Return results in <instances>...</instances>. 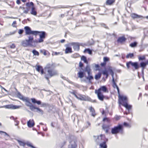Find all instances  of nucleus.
I'll return each instance as SVG.
<instances>
[{
	"label": "nucleus",
	"instance_id": "1",
	"mask_svg": "<svg viewBox=\"0 0 148 148\" xmlns=\"http://www.w3.org/2000/svg\"><path fill=\"white\" fill-rule=\"evenodd\" d=\"M56 67V64L53 63L52 64H47L45 67V70L47 71L48 74L45 73V77L47 80L49 84L50 83L49 79V78L58 75L57 71L55 69Z\"/></svg>",
	"mask_w": 148,
	"mask_h": 148
},
{
	"label": "nucleus",
	"instance_id": "2",
	"mask_svg": "<svg viewBox=\"0 0 148 148\" xmlns=\"http://www.w3.org/2000/svg\"><path fill=\"white\" fill-rule=\"evenodd\" d=\"M120 100H119V104L122 105L125 107L130 113V110L132 108V106L129 105L127 103V98L126 96H121L120 98Z\"/></svg>",
	"mask_w": 148,
	"mask_h": 148
},
{
	"label": "nucleus",
	"instance_id": "3",
	"mask_svg": "<svg viewBox=\"0 0 148 148\" xmlns=\"http://www.w3.org/2000/svg\"><path fill=\"white\" fill-rule=\"evenodd\" d=\"M123 127L122 124H119L117 126L111 128V133L112 134H116L119 133L123 134Z\"/></svg>",
	"mask_w": 148,
	"mask_h": 148
},
{
	"label": "nucleus",
	"instance_id": "4",
	"mask_svg": "<svg viewBox=\"0 0 148 148\" xmlns=\"http://www.w3.org/2000/svg\"><path fill=\"white\" fill-rule=\"evenodd\" d=\"M28 39H26L23 40L21 42L22 45L24 47H27L28 46H33L32 43L33 40V36L29 35L28 36Z\"/></svg>",
	"mask_w": 148,
	"mask_h": 148
},
{
	"label": "nucleus",
	"instance_id": "5",
	"mask_svg": "<svg viewBox=\"0 0 148 148\" xmlns=\"http://www.w3.org/2000/svg\"><path fill=\"white\" fill-rule=\"evenodd\" d=\"M24 29L25 31V35H36L40 32L38 31L32 30L31 28L28 26H25Z\"/></svg>",
	"mask_w": 148,
	"mask_h": 148
},
{
	"label": "nucleus",
	"instance_id": "6",
	"mask_svg": "<svg viewBox=\"0 0 148 148\" xmlns=\"http://www.w3.org/2000/svg\"><path fill=\"white\" fill-rule=\"evenodd\" d=\"M130 65L134 67L135 70H138L139 68V63L138 62L130 61L127 62L126 66L128 69L130 68Z\"/></svg>",
	"mask_w": 148,
	"mask_h": 148
},
{
	"label": "nucleus",
	"instance_id": "7",
	"mask_svg": "<svg viewBox=\"0 0 148 148\" xmlns=\"http://www.w3.org/2000/svg\"><path fill=\"white\" fill-rule=\"evenodd\" d=\"M75 97L81 101H91V99L88 96L81 94H78L77 96H75Z\"/></svg>",
	"mask_w": 148,
	"mask_h": 148
},
{
	"label": "nucleus",
	"instance_id": "8",
	"mask_svg": "<svg viewBox=\"0 0 148 148\" xmlns=\"http://www.w3.org/2000/svg\"><path fill=\"white\" fill-rule=\"evenodd\" d=\"M23 101L26 102L25 105L29 107L30 109L32 111L34 108L35 106H34L30 101L28 98L26 97L24 99H23Z\"/></svg>",
	"mask_w": 148,
	"mask_h": 148
},
{
	"label": "nucleus",
	"instance_id": "9",
	"mask_svg": "<svg viewBox=\"0 0 148 148\" xmlns=\"http://www.w3.org/2000/svg\"><path fill=\"white\" fill-rule=\"evenodd\" d=\"M18 143L19 144V145L21 146L24 147L25 145H26L29 147H31L32 148H37L34 146L29 141H27L25 143L23 141L20 140H17Z\"/></svg>",
	"mask_w": 148,
	"mask_h": 148
},
{
	"label": "nucleus",
	"instance_id": "10",
	"mask_svg": "<svg viewBox=\"0 0 148 148\" xmlns=\"http://www.w3.org/2000/svg\"><path fill=\"white\" fill-rule=\"evenodd\" d=\"M68 45L72 46L75 51H78L79 50V44L78 42H71L68 44Z\"/></svg>",
	"mask_w": 148,
	"mask_h": 148
},
{
	"label": "nucleus",
	"instance_id": "11",
	"mask_svg": "<svg viewBox=\"0 0 148 148\" xmlns=\"http://www.w3.org/2000/svg\"><path fill=\"white\" fill-rule=\"evenodd\" d=\"M95 93L97 94L98 99L101 101H103L104 99V95H103L101 92L97 91V90H95Z\"/></svg>",
	"mask_w": 148,
	"mask_h": 148
},
{
	"label": "nucleus",
	"instance_id": "12",
	"mask_svg": "<svg viewBox=\"0 0 148 148\" xmlns=\"http://www.w3.org/2000/svg\"><path fill=\"white\" fill-rule=\"evenodd\" d=\"M3 107L7 109H15L19 108L20 106L13 105V104H10L4 106Z\"/></svg>",
	"mask_w": 148,
	"mask_h": 148
},
{
	"label": "nucleus",
	"instance_id": "13",
	"mask_svg": "<svg viewBox=\"0 0 148 148\" xmlns=\"http://www.w3.org/2000/svg\"><path fill=\"white\" fill-rule=\"evenodd\" d=\"M76 141V140H75L70 141V144L69 145L68 148H77V145Z\"/></svg>",
	"mask_w": 148,
	"mask_h": 148
},
{
	"label": "nucleus",
	"instance_id": "14",
	"mask_svg": "<svg viewBox=\"0 0 148 148\" xmlns=\"http://www.w3.org/2000/svg\"><path fill=\"white\" fill-rule=\"evenodd\" d=\"M39 38V41L42 42L44 41V39L45 38L46 36V32L44 31L40 32Z\"/></svg>",
	"mask_w": 148,
	"mask_h": 148
},
{
	"label": "nucleus",
	"instance_id": "15",
	"mask_svg": "<svg viewBox=\"0 0 148 148\" xmlns=\"http://www.w3.org/2000/svg\"><path fill=\"white\" fill-rule=\"evenodd\" d=\"M126 38L124 36L119 37L117 40V42L118 43L123 44V42H125Z\"/></svg>",
	"mask_w": 148,
	"mask_h": 148
},
{
	"label": "nucleus",
	"instance_id": "16",
	"mask_svg": "<svg viewBox=\"0 0 148 148\" xmlns=\"http://www.w3.org/2000/svg\"><path fill=\"white\" fill-rule=\"evenodd\" d=\"M36 69L38 72H40L41 74H43L44 73V69L41 66L36 65Z\"/></svg>",
	"mask_w": 148,
	"mask_h": 148
},
{
	"label": "nucleus",
	"instance_id": "17",
	"mask_svg": "<svg viewBox=\"0 0 148 148\" xmlns=\"http://www.w3.org/2000/svg\"><path fill=\"white\" fill-rule=\"evenodd\" d=\"M101 92V91L104 92H108V90L107 87L105 86H102L97 91Z\"/></svg>",
	"mask_w": 148,
	"mask_h": 148
},
{
	"label": "nucleus",
	"instance_id": "18",
	"mask_svg": "<svg viewBox=\"0 0 148 148\" xmlns=\"http://www.w3.org/2000/svg\"><path fill=\"white\" fill-rule=\"evenodd\" d=\"M35 123L33 119L31 120H29L27 122V125L29 127H34L35 125Z\"/></svg>",
	"mask_w": 148,
	"mask_h": 148
},
{
	"label": "nucleus",
	"instance_id": "19",
	"mask_svg": "<svg viewBox=\"0 0 148 148\" xmlns=\"http://www.w3.org/2000/svg\"><path fill=\"white\" fill-rule=\"evenodd\" d=\"M106 141H104L102 143L99 144V148H107V146L106 142L108 141V139H106Z\"/></svg>",
	"mask_w": 148,
	"mask_h": 148
},
{
	"label": "nucleus",
	"instance_id": "20",
	"mask_svg": "<svg viewBox=\"0 0 148 148\" xmlns=\"http://www.w3.org/2000/svg\"><path fill=\"white\" fill-rule=\"evenodd\" d=\"M102 128L103 130L105 131L106 133H108L109 130L110 129V126L109 125H106L103 124L102 126Z\"/></svg>",
	"mask_w": 148,
	"mask_h": 148
},
{
	"label": "nucleus",
	"instance_id": "21",
	"mask_svg": "<svg viewBox=\"0 0 148 148\" xmlns=\"http://www.w3.org/2000/svg\"><path fill=\"white\" fill-rule=\"evenodd\" d=\"M35 112H37L39 113L40 114H43V111L40 109V108L36 107L35 106L34 108L32 111Z\"/></svg>",
	"mask_w": 148,
	"mask_h": 148
},
{
	"label": "nucleus",
	"instance_id": "22",
	"mask_svg": "<svg viewBox=\"0 0 148 148\" xmlns=\"http://www.w3.org/2000/svg\"><path fill=\"white\" fill-rule=\"evenodd\" d=\"M68 44L66 45V46H67L65 51V53L66 54L71 53L72 52V49L71 47H69V45H68Z\"/></svg>",
	"mask_w": 148,
	"mask_h": 148
},
{
	"label": "nucleus",
	"instance_id": "23",
	"mask_svg": "<svg viewBox=\"0 0 148 148\" xmlns=\"http://www.w3.org/2000/svg\"><path fill=\"white\" fill-rule=\"evenodd\" d=\"M112 68V67L109 66L108 68L107 69H105L104 70L102 71V73L104 75L109 74V69H111Z\"/></svg>",
	"mask_w": 148,
	"mask_h": 148
},
{
	"label": "nucleus",
	"instance_id": "24",
	"mask_svg": "<svg viewBox=\"0 0 148 148\" xmlns=\"http://www.w3.org/2000/svg\"><path fill=\"white\" fill-rule=\"evenodd\" d=\"M85 74V73L84 71H80L78 73H77V76L78 77L80 78H83Z\"/></svg>",
	"mask_w": 148,
	"mask_h": 148
},
{
	"label": "nucleus",
	"instance_id": "25",
	"mask_svg": "<svg viewBox=\"0 0 148 148\" xmlns=\"http://www.w3.org/2000/svg\"><path fill=\"white\" fill-rule=\"evenodd\" d=\"M16 94L18 97L22 100L23 101V99H24L26 98V97H23L19 91H18L17 93H16Z\"/></svg>",
	"mask_w": 148,
	"mask_h": 148
},
{
	"label": "nucleus",
	"instance_id": "26",
	"mask_svg": "<svg viewBox=\"0 0 148 148\" xmlns=\"http://www.w3.org/2000/svg\"><path fill=\"white\" fill-rule=\"evenodd\" d=\"M147 65L145 62L142 61L140 62L139 64V68L141 67L142 69H145Z\"/></svg>",
	"mask_w": 148,
	"mask_h": 148
},
{
	"label": "nucleus",
	"instance_id": "27",
	"mask_svg": "<svg viewBox=\"0 0 148 148\" xmlns=\"http://www.w3.org/2000/svg\"><path fill=\"white\" fill-rule=\"evenodd\" d=\"M131 16L133 18H140L143 17L140 15H138L135 13H133L131 15Z\"/></svg>",
	"mask_w": 148,
	"mask_h": 148
},
{
	"label": "nucleus",
	"instance_id": "28",
	"mask_svg": "<svg viewBox=\"0 0 148 148\" xmlns=\"http://www.w3.org/2000/svg\"><path fill=\"white\" fill-rule=\"evenodd\" d=\"M138 43L136 41H134L133 42L131 43L129 46L130 47L132 48H135L138 45Z\"/></svg>",
	"mask_w": 148,
	"mask_h": 148
},
{
	"label": "nucleus",
	"instance_id": "29",
	"mask_svg": "<svg viewBox=\"0 0 148 148\" xmlns=\"http://www.w3.org/2000/svg\"><path fill=\"white\" fill-rule=\"evenodd\" d=\"M102 73L100 72H99L97 74L95 75V78L96 80H99L101 77Z\"/></svg>",
	"mask_w": 148,
	"mask_h": 148
},
{
	"label": "nucleus",
	"instance_id": "30",
	"mask_svg": "<svg viewBox=\"0 0 148 148\" xmlns=\"http://www.w3.org/2000/svg\"><path fill=\"white\" fill-rule=\"evenodd\" d=\"M31 13L32 15H36L37 14V12L35 10V8L34 7H32L31 9Z\"/></svg>",
	"mask_w": 148,
	"mask_h": 148
},
{
	"label": "nucleus",
	"instance_id": "31",
	"mask_svg": "<svg viewBox=\"0 0 148 148\" xmlns=\"http://www.w3.org/2000/svg\"><path fill=\"white\" fill-rule=\"evenodd\" d=\"M89 110L92 113V115L93 116H95L96 114L95 113V111L94 109L92 107H91L90 108Z\"/></svg>",
	"mask_w": 148,
	"mask_h": 148
},
{
	"label": "nucleus",
	"instance_id": "32",
	"mask_svg": "<svg viewBox=\"0 0 148 148\" xmlns=\"http://www.w3.org/2000/svg\"><path fill=\"white\" fill-rule=\"evenodd\" d=\"M81 60L83 61L84 63L87 64L88 63V61L87 59V58L84 56H82L81 58Z\"/></svg>",
	"mask_w": 148,
	"mask_h": 148
},
{
	"label": "nucleus",
	"instance_id": "33",
	"mask_svg": "<svg viewBox=\"0 0 148 148\" xmlns=\"http://www.w3.org/2000/svg\"><path fill=\"white\" fill-rule=\"evenodd\" d=\"M39 39L38 40L37 39H35V40H34V38L33 37V40L32 41V44L34 45L33 46H35L36 45V44L35 43H41L42 42L39 41Z\"/></svg>",
	"mask_w": 148,
	"mask_h": 148
},
{
	"label": "nucleus",
	"instance_id": "34",
	"mask_svg": "<svg viewBox=\"0 0 148 148\" xmlns=\"http://www.w3.org/2000/svg\"><path fill=\"white\" fill-rule=\"evenodd\" d=\"M114 0H107L106 1V4L107 5H112L114 2Z\"/></svg>",
	"mask_w": 148,
	"mask_h": 148
},
{
	"label": "nucleus",
	"instance_id": "35",
	"mask_svg": "<svg viewBox=\"0 0 148 148\" xmlns=\"http://www.w3.org/2000/svg\"><path fill=\"white\" fill-rule=\"evenodd\" d=\"M134 56V53H129L126 56V58H132Z\"/></svg>",
	"mask_w": 148,
	"mask_h": 148
},
{
	"label": "nucleus",
	"instance_id": "36",
	"mask_svg": "<svg viewBox=\"0 0 148 148\" xmlns=\"http://www.w3.org/2000/svg\"><path fill=\"white\" fill-rule=\"evenodd\" d=\"M26 5L27 7H30L31 6L34 7V4L32 2H27L26 4Z\"/></svg>",
	"mask_w": 148,
	"mask_h": 148
},
{
	"label": "nucleus",
	"instance_id": "37",
	"mask_svg": "<svg viewBox=\"0 0 148 148\" xmlns=\"http://www.w3.org/2000/svg\"><path fill=\"white\" fill-rule=\"evenodd\" d=\"M82 71H84V72H86L88 71H90L91 69L90 68V67L89 65H87L85 67L84 69H83V70Z\"/></svg>",
	"mask_w": 148,
	"mask_h": 148
},
{
	"label": "nucleus",
	"instance_id": "38",
	"mask_svg": "<svg viewBox=\"0 0 148 148\" xmlns=\"http://www.w3.org/2000/svg\"><path fill=\"white\" fill-rule=\"evenodd\" d=\"M86 79L88 80L89 82L90 83L91 82V80L94 79L92 75L88 76L87 77L86 76Z\"/></svg>",
	"mask_w": 148,
	"mask_h": 148
},
{
	"label": "nucleus",
	"instance_id": "39",
	"mask_svg": "<svg viewBox=\"0 0 148 148\" xmlns=\"http://www.w3.org/2000/svg\"><path fill=\"white\" fill-rule=\"evenodd\" d=\"M109 73L111 74L112 77V80H113V79H114V72L112 68L111 69H109Z\"/></svg>",
	"mask_w": 148,
	"mask_h": 148
},
{
	"label": "nucleus",
	"instance_id": "40",
	"mask_svg": "<svg viewBox=\"0 0 148 148\" xmlns=\"http://www.w3.org/2000/svg\"><path fill=\"white\" fill-rule=\"evenodd\" d=\"M69 6H62L61 5H59L56 6L54 7L55 9H60L61 8H68Z\"/></svg>",
	"mask_w": 148,
	"mask_h": 148
},
{
	"label": "nucleus",
	"instance_id": "41",
	"mask_svg": "<svg viewBox=\"0 0 148 148\" xmlns=\"http://www.w3.org/2000/svg\"><path fill=\"white\" fill-rule=\"evenodd\" d=\"M32 52L34 55L39 56V53L35 49H34L32 51Z\"/></svg>",
	"mask_w": 148,
	"mask_h": 148
},
{
	"label": "nucleus",
	"instance_id": "42",
	"mask_svg": "<svg viewBox=\"0 0 148 148\" xmlns=\"http://www.w3.org/2000/svg\"><path fill=\"white\" fill-rule=\"evenodd\" d=\"M106 121L108 123H109L110 122V119L108 117H105L103 119V122H105Z\"/></svg>",
	"mask_w": 148,
	"mask_h": 148
},
{
	"label": "nucleus",
	"instance_id": "43",
	"mask_svg": "<svg viewBox=\"0 0 148 148\" xmlns=\"http://www.w3.org/2000/svg\"><path fill=\"white\" fill-rule=\"evenodd\" d=\"M100 138L101 140H103V141L104 140L106 141V139L107 138H106L105 136L104 135H103L102 134L100 135Z\"/></svg>",
	"mask_w": 148,
	"mask_h": 148
},
{
	"label": "nucleus",
	"instance_id": "44",
	"mask_svg": "<svg viewBox=\"0 0 148 148\" xmlns=\"http://www.w3.org/2000/svg\"><path fill=\"white\" fill-rule=\"evenodd\" d=\"M138 58L139 61H142L143 60H145L146 59L145 56L144 55L142 56H138Z\"/></svg>",
	"mask_w": 148,
	"mask_h": 148
},
{
	"label": "nucleus",
	"instance_id": "45",
	"mask_svg": "<svg viewBox=\"0 0 148 148\" xmlns=\"http://www.w3.org/2000/svg\"><path fill=\"white\" fill-rule=\"evenodd\" d=\"M116 89H117V92H118V94L119 95V100H120V97H121V96H123V95H120V92L119 89V88L118 87V86H117V87H116Z\"/></svg>",
	"mask_w": 148,
	"mask_h": 148
},
{
	"label": "nucleus",
	"instance_id": "46",
	"mask_svg": "<svg viewBox=\"0 0 148 148\" xmlns=\"http://www.w3.org/2000/svg\"><path fill=\"white\" fill-rule=\"evenodd\" d=\"M79 55L78 53H74V54H72L71 56V57H72L73 58H78L79 57Z\"/></svg>",
	"mask_w": 148,
	"mask_h": 148
},
{
	"label": "nucleus",
	"instance_id": "47",
	"mask_svg": "<svg viewBox=\"0 0 148 148\" xmlns=\"http://www.w3.org/2000/svg\"><path fill=\"white\" fill-rule=\"evenodd\" d=\"M123 126H125V127H130L131 126L130 125V124L127 122H124L123 123V125H122Z\"/></svg>",
	"mask_w": 148,
	"mask_h": 148
},
{
	"label": "nucleus",
	"instance_id": "48",
	"mask_svg": "<svg viewBox=\"0 0 148 148\" xmlns=\"http://www.w3.org/2000/svg\"><path fill=\"white\" fill-rule=\"evenodd\" d=\"M26 8V9L23 11V13L27 14L28 13V11L30 10V7H27Z\"/></svg>",
	"mask_w": 148,
	"mask_h": 148
},
{
	"label": "nucleus",
	"instance_id": "49",
	"mask_svg": "<svg viewBox=\"0 0 148 148\" xmlns=\"http://www.w3.org/2000/svg\"><path fill=\"white\" fill-rule=\"evenodd\" d=\"M84 66V64L81 62H80L79 64V67L80 68V69L83 70V67Z\"/></svg>",
	"mask_w": 148,
	"mask_h": 148
},
{
	"label": "nucleus",
	"instance_id": "50",
	"mask_svg": "<svg viewBox=\"0 0 148 148\" xmlns=\"http://www.w3.org/2000/svg\"><path fill=\"white\" fill-rule=\"evenodd\" d=\"M112 81L113 83V87L114 88H115L117 87V86H118L117 85L116 83L115 82L114 79H113V80H112Z\"/></svg>",
	"mask_w": 148,
	"mask_h": 148
},
{
	"label": "nucleus",
	"instance_id": "51",
	"mask_svg": "<svg viewBox=\"0 0 148 148\" xmlns=\"http://www.w3.org/2000/svg\"><path fill=\"white\" fill-rule=\"evenodd\" d=\"M103 62H106H106L108 61L109 60V58L107 57H105L103 58Z\"/></svg>",
	"mask_w": 148,
	"mask_h": 148
},
{
	"label": "nucleus",
	"instance_id": "52",
	"mask_svg": "<svg viewBox=\"0 0 148 148\" xmlns=\"http://www.w3.org/2000/svg\"><path fill=\"white\" fill-rule=\"evenodd\" d=\"M2 133L4 134V136H7L8 137H10L9 135L6 132L3 131H0V134H2Z\"/></svg>",
	"mask_w": 148,
	"mask_h": 148
},
{
	"label": "nucleus",
	"instance_id": "53",
	"mask_svg": "<svg viewBox=\"0 0 148 148\" xmlns=\"http://www.w3.org/2000/svg\"><path fill=\"white\" fill-rule=\"evenodd\" d=\"M100 25L102 27H104L106 29H108V27L106 26V25L104 23H101L100 24Z\"/></svg>",
	"mask_w": 148,
	"mask_h": 148
},
{
	"label": "nucleus",
	"instance_id": "54",
	"mask_svg": "<svg viewBox=\"0 0 148 148\" xmlns=\"http://www.w3.org/2000/svg\"><path fill=\"white\" fill-rule=\"evenodd\" d=\"M101 140L100 138V136H97V139L94 138V140H95V141L97 143H98V140Z\"/></svg>",
	"mask_w": 148,
	"mask_h": 148
},
{
	"label": "nucleus",
	"instance_id": "55",
	"mask_svg": "<svg viewBox=\"0 0 148 148\" xmlns=\"http://www.w3.org/2000/svg\"><path fill=\"white\" fill-rule=\"evenodd\" d=\"M31 100L32 102L34 103H36L37 100L34 98H31Z\"/></svg>",
	"mask_w": 148,
	"mask_h": 148
},
{
	"label": "nucleus",
	"instance_id": "56",
	"mask_svg": "<svg viewBox=\"0 0 148 148\" xmlns=\"http://www.w3.org/2000/svg\"><path fill=\"white\" fill-rule=\"evenodd\" d=\"M120 116H118L117 115H116L114 117V118L116 121L119 120V119H120Z\"/></svg>",
	"mask_w": 148,
	"mask_h": 148
},
{
	"label": "nucleus",
	"instance_id": "57",
	"mask_svg": "<svg viewBox=\"0 0 148 148\" xmlns=\"http://www.w3.org/2000/svg\"><path fill=\"white\" fill-rule=\"evenodd\" d=\"M106 63L104 62H103L102 63H101L100 65L101 67H105L106 66Z\"/></svg>",
	"mask_w": 148,
	"mask_h": 148
},
{
	"label": "nucleus",
	"instance_id": "58",
	"mask_svg": "<svg viewBox=\"0 0 148 148\" xmlns=\"http://www.w3.org/2000/svg\"><path fill=\"white\" fill-rule=\"evenodd\" d=\"M24 32V30L23 29H19L18 32V33L19 34H21L23 33Z\"/></svg>",
	"mask_w": 148,
	"mask_h": 148
},
{
	"label": "nucleus",
	"instance_id": "59",
	"mask_svg": "<svg viewBox=\"0 0 148 148\" xmlns=\"http://www.w3.org/2000/svg\"><path fill=\"white\" fill-rule=\"evenodd\" d=\"M60 54V52H53L52 53L53 55H57Z\"/></svg>",
	"mask_w": 148,
	"mask_h": 148
},
{
	"label": "nucleus",
	"instance_id": "60",
	"mask_svg": "<svg viewBox=\"0 0 148 148\" xmlns=\"http://www.w3.org/2000/svg\"><path fill=\"white\" fill-rule=\"evenodd\" d=\"M87 4L89 5H91V3L90 2H88V3H84L83 4H80L79 5H80V6H82L83 5H85V4Z\"/></svg>",
	"mask_w": 148,
	"mask_h": 148
},
{
	"label": "nucleus",
	"instance_id": "61",
	"mask_svg": "<svg viewBox=\"0 0 148 148\" xmlns=\"http://www.w3.org/2000/svg\"><path fill=\"white\" fill-rule=\"evenodd\" d=\"M16 46L14 44H12L10 46V48L11 49H14L15 48Z\"/></svg>",
	"mask_w": 148,
	"mask_h": 148
},
{
	"label": "nucleus",
	"instance_id": "62",
	"mask_svg": "<svg viewBox=\"0 0 148 148\" xmlns=\"http://www.w3.org/2000/svg\"><path fill=\"white\" fill-rule=\"evenodd\" d=\"M14 122L16 123L15 124V125L17 126L19 124V122L16 119V120H15Z\"/></svg>",
	"mask_w": 148,
	"mask_h": 148
},
{
	"label": "nucleus",
	"instance_id": "63",
	"mask_svg": "<svg viewBox=\"0 0 148 148\" xmlns=\"http://www.w3.org/2000/svg\"><path fill=\"white\" fill-rule=\"evenodd\" d=\"M89 54H92V51L90 49H89L88 52H87Z\"/></svg>",
	"mask_w": 148,
	"mask_h": 148
},
{
	"label": "nucleus",
	"instance_id": "64",
	"mask_svg": "<svg viewBox=\"0 0 148 148\" xmlns=\"http://www.w3.org/2000/svg\"><path fill=\"white\" fill-rule=\"evenodd\" d=\"M36 103H37L38 105H40L41 103V102L40 100H37Z\"/></svg>",
	"mask_w": 148,
	"mask_h": 148
}]
</instances>
